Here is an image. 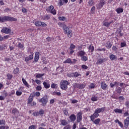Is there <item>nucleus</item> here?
Returning <instances> with one entry per match:
<instances>
[{"label":"nucleus","instance_id":"obj_21","mask_svg":"<svg viewBox=\"0 0 129 129\" xmlns=\"http://www.w3.org/2000/svg\"><path fill=\"white\" fill-rule=\"evenodd\" d=\"M45 74H35V78L37 79L42 78V76H44Z\"/></svg>","mask_w":129,"mask_h":129},{"label":"nucleus","instance_id":"obj_33","mask_svg":"<svg viewBox=\"0 0 129 129\" xmlns=\"http://www.w3.org/2000/svg\"><path fill=\"white\" fill-rule=\"evenodd\" d=\"M19 71H20L19 68H16L14 70L13 73L14 74H18V73H19Z\"/></svg>","mask_w":129,"mask_h":129},{"label":"nucleus","instance_id":"obj_27","mask_svg":"<svg viewBox=\"0 0 129 129\" xmlns=\"http://www.w3.org/2000/svg\"><path fill=\"white\" fill-rule=\"evenodd\" d=\"M89 50H90L91 53H93L94 51V46H92L91 44L88 47Z\"/></svg>","mask_w":129,"mask_h":129},{"label":"nucleus","instance_id":"obj_41","mask_svg":"<svg viewBox=\"0 0 129 129\" xmlns=\"http://www.w3.org/2000/svg\"><path fill=\"white\" fill-rule=\"evenodd\" d=\"M120 46H121V48H123V47H126V43H125V42H121Z\"/></svg>","mask_w":129,"mask_h":129},{"label":"nucleus","instance_id":"obj_35","mask_svg":"<svg viewBox=\"0 0 129 129\" xmlns=\"http://www.w3.org/2000/svg\"><path fill=\"white\" fill-rule=\"evenodd\" d=\"M7 78L9 80H11L12 78H13V75L11 74H7Z\"/></svg>","mask_w":129,"mask_h":129},{"label":"nucleus","instance_id":"obj_52","mask_svg":"<svg viewBox=\"0 0 129 129\" xmlns=\"http://www.w3.org/2000/svg\"><path fill=\"white\" fill-rule=\"evenodd\" d=\"M84 87H85V85H84V84L80 85L79 86V88H80V89H83V88H84Z\"/></svg>","mask_w":129,"mask_h":129},{"label":"nucleus","instance_id":"obj_32","mask_svg":"<svg viewBox=\"0 0 129 129\" xmlns=\"http://www.w3.org/2000/svg\"><path fill=\"white\" fill-rule=\"evenodd\" d=\"M88 5L90 7H92V6L94 5V0H89L88 2Z\"/></svg>","mask_w":129,"mask_h":129},{"label":"nucleus","instance_id":"obj_38","mask_svg":"<svg viewBox=\"0 0 129 129\" xmlns=\"http://www.w3.org/2000/svg\"><path fill=\"white\" fill-rule=\"evenodd\" d=\"M74 49H75V45L73 44V43L71 44L70 50H74Z\"/></svg>","mask_w":129,"mask_h":129},{"label":"nucleus","instance_id":"obj_40","mask_svg":"<svg viewBox=\"0 0 129 129\" xmlns=\"http://www.w3.org/2000/svg\"><path fill=\"white\" fill-rule=\"evenodd\" d=\"M58 5H59L60 7H62V6L64 5V2H63V0H59Z\"/></svg>","mask_w":129,"mask_h":129},{"label":"nucleus","instance_id":"obj_43","mask_svg":"<svg viewBox=\"0 0 129 129\" xmlns=\"http://www.w3.org/2000/svg\"><path fill=\"white\" fill-rule=\"evenodd\" d=\"M10 38V35H5L3 37V41H5V40H8V39Z\"/></svg>","mask_w":129,"mask_h":129},{"label":"nucleus","instance_id":"obj_59","mask_svg":"<svg viewBox=\"0 0 129 129\" xmlns=\"http://www.w3.org/2000/svg\"><path fill=\"white\" fill-rule=\"evenodd\" d=\"M68 76H69V77H74V73H69L68 74Z\"/></svg>","mask_w":129,"mask_h":129},{"label":"nucleus","instance_id":"obj_42","mask_svg":"<svg viewBox=\"0 0 129 129\" xmlns=\"http://www.w3.org/2000/svg\"><path fill=\"white\" fill-rule=\"evenodd\" d=\"M22 92L21 91H17L16 92V95L17 96H21V95H22Z\"/></svg>","mask_w":129,"mask_h":129},{"label":"nucleus","instance_id":"obj_49","mask_svg":"<svg viewBox=\"0 0 129 129\" xmlns=\"http://www.w3.org/2000/svg\"><path fill=\"white\" fill-rule=\"evenodd\" d=\"M94 12H95V7L93 6L91 9V13L92 14H94Z\"/></svg>","mask_w":129,"mask_h":129},{"label":"nucleus","instance_id":"obj_48","mask_svg":"<svg viewBox=\"0 0 129 129\" xmlns=\"http://www.w3.org/2000/svg\"><path fill=\"white\" fill-rule=\"evenodd\" d=\"M38 112L39 115H40V114H44L45 111H44V110H43V109H41Z\"/></svg>","mask_w":129,"mask_h":129},{"label":"nucleus","instance_id":"obj_50","mask_svg":"<svg viewBox=\"0 0 129 129\" xmlns=\"http://www.w3.org/2000/svg\"><path fill=\"white\" fill-rule=\"evenodd\" d=\"M90 118H91V120L92 121H94V119H95V118H96L95 116H94L93 115V114H92V115L90 116Z\"/></svg>","mask_w":129,"mask_h":129},{"label":"nucleus","instance_id":"obj_29","mask_svg":"<svg viewBox=\"0 0 129 129\" xmlns=\"http://www.w3.org/2000/svg\"><path fill=\"white\" fill-rule=\"evenodd\" d=\"M109 58L111 61H113L116 59V56L114 54H111Z\"/></svg>","mask_w":129,"mask_h":129},{"label":"nucleus","instance_id":"obj_18","mask_svg":"<svg viewBox=\"0 0 129 129\" xmlns=\"http://www.w3.org/2000/svg\"><path fill=\"white\" fill-rule=\"evenodd\" d=\"M85 54L86 53L85 51H84V50H80L78 52V56H80V57H82L83 56H84Z\"/></svg>","mask_w":129,"mask_h":129},{"label":"nucleus","instance_id":"obj_8","mask_svg":"<svg viewBox=\"0 0 129 129\" xmlns=\"http://www.w3.org/2000/svg\"><path fill=\"white\" fill-rule=\"evenodd\" d=\"M39 101L42 103L41 105H42V106H46L47 102H48V98L47 97H43L41 99L39 100Z\"/></svg>","mask_w":129,"mask_h":129},{"label":"nucleus","instance_id":"obj_51","mask_svg":"<svg viewBox=\"0 0 129 129\" xmlns=\"http://www.w3.org/2000/svg\"><path fill=\"white\" fill-rule=\"evenodd\" d=\"M118 99H119V100H120L121 101H124V97H123V96H119V97H118Z\"/></svg>","mask_w":129,"mask_h":129},{"label":"nucleus","instance_id":"obj_30","mask_svg":"<svg viewBox=\"0 0 129 129\" xmlns=\"http://www.w3.org/2000/svg\"><path fill=\"white\" fill-rule=\"evenodd\" d=\"M81 60L82 61H84V62H85L88 60V57L83 55V56H81Z\"/></svg>","mask_w":129,"mask_h":129},{"label":"nucleus","instance_id":"obj_19","mask_svg":"<svg viewBox=\"0 0 129 129\" xmlns=\"http://www.w3.org/2000/svg\"><path fill=\"white\" fill-rule=\"evenodd\" d=\"M112 46V44H111V42L110 41H108L106 42L105 47L107 49H110L111 47Z\"/></svg>","mask_w":129,"mask_h":129},{"label":"nucleus","instance_id":"obj_23","mask_svg":"<svg viewBox=\"0 0 129 129\" xmlns=\"http://www.w3.org/2000/svg\"><path fill=\"white\" fill-rule=\"evenodd\" d=\"M44 88L46 89H48V88H50V84L49 83H47V82H44L43 83Z\"/></svg>","mask_w":129,"mask_h":129},{"label":"nucleus","instance_id":"obj_13","mask_svg":"<svg viewBox=\"0 0 129 129\" xmlns=\"http://www.w3.org/2000/svg\"><path fill=\"white\" fill-rule=\"evenodd\" d=\"M104 110H105V107H103L101 108H98L95 110V111L97 113H103L104 112Z\"/></svg>","mask_w":129,"mask_h":129},{"label":"nucleus","instance_id":"obj_26","mask_svg":"<svg viewBox=\"0 0 129 129\" xmlns=\"http://www.w3.org/2000/svg\"><path fill=\"white\" fill-rule=\"evenodd\" d=\"M116 12L117 14H120V13H123V9L121 8H118L116 9Z\"/></svg>","mask_w":129,"mask_h":129},{"label":"nucleus","instance_id":"obj_54","mask_svg":"<svg viewBox=\"0 0 129 129\" xmlns=\"http://www.w3.org/2000/svg\"><path fill=\"white\" fill-rule=\"evenodd\" d=\"M82 69H88V67L86 65L83 64L82 65Z\"/></svg>","mask_w":129,"mask_h":129},{"label":"nucleus","instance_id":"obj_47","mask_svg":"<svg viewBox=\"0 0 129 129\" xmlns=\"http://www.w3.org/2000/svg\"><path fill=\"white\" fill-rule=\"evenodd\" d=\"M18 48H20L21 49H23L24 48V44H22L21 43H19L18 44Z\"/></svg>","mask_w":129,"mask_h":129},{"label":"nucleus","instance_id":"obj_2","mask_svg":"<svg viewBox=\"0 0 129 129\" xmlns=\"http://www.w3.org/2000/svg\"><path fill=\"white\" fill-rule=\"evenodd\" d=\"M64 34L67 35L68 38H72L73 33H72V30L70 29L66 25H64L62 27Z\"/></svg>","mask_w":129,"mask_h":129},{"label":"nucleus","instance_id":"obj_61","mask_svg":"<svg viewBox=\"0 0 129 129\" xmlns=\"http://www.w3.org/2000/svg\"><path fill=\"white\" fill-rule=\"evenodd\" d=\"M17 112H18V109H17L16 108L12 110V113H14V114H15V113H17Z\"/></svg>","mask_w":129,"mask_h":129},{"label":"nucleus","instance_id":"obj_37","mask_svg":"<svg viewBox=\"0 0 129 129\" xmlns=\"http://www.w3.org/2000/svg\"><path fill=\"white\" fill-rule=\"evenodd\" d=\"M81 75H80V74H79L78 72H75L74 73V77H79V76H81Z\"/></svg>","mask_w":129,"mask_h":129},{"label":"nucleus","instance_id":"obj_4","mask_svg":"<svg viewBox=\"0 0 129 129\" xmlns=\"http://www.w3.org/2000/svg\"><path fill=\"white\" fill-rule=\"evenodd\" d=\"M46 11L48 13H50V14H52V15H54L57 14V12H56V10L54 9V6L53 5H51L48 7L46 9Z\"/></svg>","mask_w":129,"mask_h":129},{"label":"nucleus","instance_id":"obj_58","mask_svg":"<svg viewBox=\"0 0 129 129\" xmlns=\"http://www.w3.org/2000/svg\"><path fill=\"white\" fill-rule=\"evenodd\" d=\"M71 128V126L70 125H67L63 127V129H70Z\"/></svg>","mask_w":129,"mask_h":129},{"label":"nucleus","instance_id":"obj_64","mask_svg":"<svg viewBox=\"0 0 129 129\" xmlns=\"http://www.w3.org/2000/svg\"><path fill=\"white\" fill-rule=\"evenodd\" d=\"M125 105L127 107L129 108V101H127L125 103Z\"/></svg>","mask_w":129,"mask_h":129},{"label":"nucleus","instance_id":"obj_7","mask_svg":"<svg viewBox=\"0 0 129 129\" xmlns=\"http://www.w3.org/2000/svg\"><path fill=\"white\" fill-rule=\"evenodd\" d=\"M1 32L4 34H11V32H12V30L11 29V28H8L7 27H4L2 28Z\"/></svg>","mask_w":129,"mask_h":129},{"label":"nucleus","instance_id":"obj_10","mask_svg":"<svg viewBox=\"0 0 129 129\" xmlns=\"http://www.w3.org/2000/svg\"><path fill=\"white\" fill-rule=\"evenodd\" d=\"M105 5V1L104 0H100V3L97 6V10H100L103 8V6Z\"/></svg>","mask_w":129,"mask_h":129},{"label":"nucleus","instance_id":"obj_5","mask_svg":"<svg viewBox=\"0 0 129 129\" xmlns=\"http://www.w3.org/2000/svg\"><path fill=\"white\" fill-rule=\"evenodd\" d=\"M68 85H69V83L68 81H63L60 82V88L62 90H66L68 88Z\"/></svg>","mask_w":129,"mask_h":129},{"label":"nucleus","instance_id":"obj_12","mask_svg":"<svg viewBox=\"0 0 129 129\" xmlns=\"http://www.w3.org/2000/svg\"><path fill=\"white\" fill-rule=\"evenodd\" d=\"M82 120V112H80L77 115V122H80Z\"/></svg>","mask_w":129,"mask_h":129},{"label":"nucleus","instance_id":"obj_34","mask_svg":"<svg viewBox=\"0 0 129 129\" xmlns=\"http://www.w3.org/2000/svg\"><path fill=\"white\" fill-rule=\"evenodd\" d=\"M98 99V97L95 96H93L91 98L92 101H97Z\"/></svg>","mask_w":129,"mask_h":129},{"label":"nucleus","instance_id":"obj_45","mask_svg":"<svg viewBox=\"0 0 129 129\" xmlns=\"http://www.w3.org/2000/svg\"><path fill=\"white\" fill-rule=\"evenodd\" d=\"M5 49H6V45H0V51H3V50H5Z\"/></svg>","mask_w":129,"mask_h":129},{"label":"nucleus","instance_id":"obj_57","mask_svg":"<svg viewBox=\"0 0 129 129\" xmlns=\"http://www.w3.org/2000/svg\"><path fill=\"white\" fill-rule=\"evenodd\" d=\"M40 95H41V93H40V92H36L34 94L35 96H37V97H39Z\"/></svg>","mask_w":129,"mask_h":129},{"label":"nucleus","instance_id":"obj_9","mask_svg":"<svg viewBox=\"0 0 129 129\" xmlns=\"http://www.w3.org/2000/svg\"><path fill=\"white\" fill-rule=\"evenodd\" d=\"M30 55L28 56H27L25 58V62H29V61H31V60H33L34 59V52H30Z\"/></svg>","mask_w":129,"mask_h":129},{"label":"nucleus","instance_id":"obj_28","mask_svg":"<svg viewBox=\"0 0 129 129\" xmlns=\"http://www.w3.org/2000/svg\"><path fill=\"white\" fill-rule=\"evenodd\" d=\"M63 63L64 64H66L67 63H68L69 64H72V60H71V58H68L64 61H63Z\"/></svg>","mask_w":129,"mask_h":129},{"label":"nucleus","instance_id":"obj_44","mask_svg":"<svg viewBox=\"0 0 129 129\" xmlns=\"http://www.w3.org/2000/svg\"><path fill=\"white\" fill-rule=\"evenodd\" d=\"M58 20H59V21H64L65 20H66V18L63 16H60L58 17Z\"/></svg>","mask_w":129,"mask_h":129},{"label":"nucleus","instance_id":"obj_63","mask_svg":"<svg viewBox=\"0 0 129 129\" xmlns=\"http://www.w3.org/2000/svg\"><path fill=\"white\" fill-rule=\"evenodd\" d=\"M42 90V87H41V86H38L36 87V90H38L39 91H40V90Z\"/></svg>","mask_w":129,"mask_h":129},{"label":"nucleus","instance_id":"obj_55","mask_svg":"<svg viewBox=\"0 0 129 129\" xmlns=\"http://www.w3.org/2000/svg\"><path fill=\"white\" fill-rule=\"evenodd\" d=\"M105 50H106L105 48H98L97 49V51H103V52L105 51Z\"/></svg>","mask_w":129,"mask_h":129},{"label":"nucleus","instance_id":"obj_14","mask_svg":"<svg viewBox=\"0 0 129 129\" xmlns=\"http://www.w3.org/2000/svg\"><path fill=\"white\" fill-rule=\"evenodd\" d=\"M34 99V95L31 94L28 99V104H31Z\"/></svg>","mask_w":129,"mask_h":129},{"label":"nucleus","instance_id":"obj_11","mask_svg":"<svg viewBox=\"0 0 129 129\" xmlns=\"http://www.w3.org/2000/svg\"><path fill=\"white\" fill-rule=\"evenodd\" d=\"M40 57V52L39 51H37L35 52L34 55V58L33 60V62L34 63H37L39 61V59Z\"/></svg>","mask_w":129,"mask_h":129},{"label":"nucleus","instance_id":"obj_46","mask_svg":"<svg viewBox=\"0 0 129 129\" xmlns=\"http://www.w3.org/2000/svg\"><path fill=\"white\" fill-rule=\"evenodd\" d=\"M51 88H57V87H58V85L56 84H52L51 85Z\"/></svg>","mask_w":129,"mask_h":129},{"label":"nucleus","instance_id":"obj_60","mask_svg":"<svg viewBox=\"0 0 129 129\" xmlns=\"http://www.w3.org/2000/svg\"><path fill=\"white\" fill-rule=\"evenodd\" d=\"M112 49L113 51H117V47H116V46H113Z\"/></svg>","mask_w":129,"mask_h":129},{"label":"nucleus","instance_id":"obj_15","mask_svg":"<svg viewBox=\"0 0 129 129\" xmlns=\"http://www.w3.org/2000/svg\"><path fill=\"white\" fill-rule=\"evenodd\" d=\"M106 59L105 58H100L97 60L96 62V64L97 65H101V64H102V63L105 62L106 61Z\"/></svg>","mask_w":129,"mask_h":129},{"label":"nucleus","instance_id":"obj_6","mask_svg":"<svg viewBox=\"0 0 129 129\" xmlns=\"http://www.w3.org/2000/svg\"><path fill=\"white\" fill-rule=\"evenodd\" d=\"M34 25L36 27H47V24L40 21H37L35 22Z\"/></svg>","mask_w":129,"mask_h":129},{"label":"nucleus","instance_id":"obj_16","mask_svg":"<svg viewBox=\"0 0 129 129\" xmlns=\"http://www.w3.org/2000/svg\"><path fill=\"white\" fill-rule=\"evenodd\" d=\"M101 87L103 90H107V85L104 82H102L101 84Z\"/></svg>","mask_w":129,"mask_h":129},{"label":"nucleus","instance_id":"obj_24","mask_svg":"<svg viewBox=\"0 0 129 129\" xmlns=\"http://www.w3.org/2000/svg\"><path fill=\"white\" fill-rule=\"evenodd\" d=\"M114 111L115 113H122V110L118 108H116L114 109Z\"/></svg>","mask_w":129,"mask_h":129},{"label":"nucleus","instance_id":"obj_1","mask_svg":"<svg viewBox=\"0 0 129 129\" xmlns=\"http://www.w3.org/2000/svg\"><path fill=\"white\" fill-rule=\"evenodd\" d=\"M18 19L14 17L4 16L0 17V23H3L6 22H17Z\"/></svg>","mask_w":129,"mask_h":129},{"label":"nucleus","instance_id":"obj_22","mask_svg":"<svg viewBox=\"0 0 129 129\" xmlns=\"http://www.w3.org/2000/svg\"><path fill=\"white\" fill-rule=\"evenodd\" d=\"M70 119L71 121H75V120L76 119V116H75L74 114H73L70 115Z\"/></svg>","mask_w":129,"mask_h":129},{"label":"nucleus","instance_id":"obj_53","mask_svg":"<svg viewBox=\"0 0 129 129\" xmlns=\"http://www.w3.org/2000/svg\"><path fill=\"white\" fill-rule=\"evenodd\" d=\"M36 128V125H32L29 127L28 129H35Z\"/></svg>","mask_w":129,"mask_h":129},{"label":"nucleus","instance_id":"obj_17","mask_svg":"<svg viewBox=\"0 0 129 129\" xmlns=\"http://www.w3.org/2000/svg\"><path fill=\"white\" fill-rule=\"evenodd\" d=\"M112 23H113V20H112L110 22L104 21L103 26H104L105 27H109L110 26V24H112Z\"/></svg>","mask_w":129,"mask_h":129},{"label":"nucleus","instance_id":"obj_31","mask_svg":"<svg viewBox=\"0 0 129 129\" xmlns=\"http://www.w3.org/2000/svg\"><path fill=\"white\" fill-rule=\"evenodd\" d=\"M93 121V123H94L95 124H99V123L100 122V119L97 118Z\"/></svg>","mask_w":129,"mask_h":129},{"label":"nucleus","instance_id":"obj_36","mask_svg":"<svg viewBox=\"0 0 129 129\" xmlns=\"http://www.w3.org/2000/svg\"><path fill=\"white\" fill-rule=\"evenodd\" d=\"M93 115L95 117V118H96L97 117H98V116H99V114L98 113H97V112H96V111H95L94 113L93 114Z\"/></svg>","mask_w":129,"mask_h":129},{"label":"nucleus","instance_id":"obj_20","mask_svg":"<svg viewBox=\"0 0 129 129\" xmlns=\"http://www.w3.org/2000/svg\"><path fill=\"white\" fill-rule=\"evenodd\" d=\"M42 20H43V21H48V20H50V15H46L42 16Z\"/></svg>","mask_w":129,"mask_h":129},{"label":"nucleus","instance_id":"obj_3","mask_svg":"<svg viewBox=\"0 0 129 129\" xmlns=\"http://www.w3.org/2000/svg\"><path fill=\"white\" fill-rule=\"evenodd\" d=\"M123 116L124 117H125L126 116H128L124 120V126L125 128H127V127H128V125H129V113H128V111H126L125 113H124Z\"/></svg>","mask_w":129,"mask_h":129},{"label":"nucleus","instance_id":"obj_62","mask_svg":"<svg viewBox=\"0 0 129 129\" xmlns=\"http://www.w3.org/2000/svg\"><path fill=\"white\" fill-rule=\"evenodd\" d=\"M23 84L26 86L27 87L29 88V84L27 82V81H23Z\"/></svg>","mask_w":129,"mask_h":129},{"label":"nucleus","instance_id":"obj_39","mask_svg":"<svg viewBox=\"0 0 129 129\" xmlns=\"http://www.w3.org/2000/svg\"><path fill=\"white\" fill-rule=\"evenodd\" d=\"M6 124V121L4 119L0 120V125H5Z\"/></svg>","mask_w":129,"mask_h":129},{"label":"nucleus","instance_id":"obj_56","mask_svg":"<svg viewBox=\"0 0 129 129\" xmlns=\"http://www.w3.org/2000/svg\"><path fill=\"white\" fill-rule=\"evenodd\" d=\"M11 59L10 57H5L4 58V61H7V62H9V61H11Z\"/></svg>","mask_w":129,"mask_h":129},{"label":"nucleus","instance_id":"obj_25","mask_svg":"<svg viewBox=\"0 0 129 129\" xmlns=\"http://www.w3.org/2000/svg\"><path fill=\"white\" fill-rule=\"evenodd\" d=\"M60 124L61 125H67V124H68V122L66 120L62 119L60 122Z\"/></svg>","mask_w":129,"mask_h":129}]
</instances>
